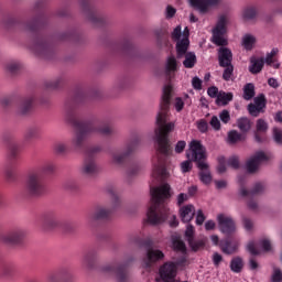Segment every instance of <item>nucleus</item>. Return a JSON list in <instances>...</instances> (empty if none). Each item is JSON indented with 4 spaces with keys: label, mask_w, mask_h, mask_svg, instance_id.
<instances>
[{
    "label": "nucleus",
    "mask_w": 282,
    "mask_h": 282,
    "mask_svg": "<svg viewBox=\"0 0 282 282\" xmlns=\"http://www.w3.org/2000/svg\"><path fill=\"white\" fill-rule=\"evenodd\" d=\"M172 91L173 86H171V84H167L163 87L160 111L156 116L158 129L155 130V137L159 145V151L160 153H163V155H169V153H171V145L169 144V133H171V131L175 129V123L169 122V107H171Z\"/></svg>",
    "instance_id": "obj_1"
},
{
    "label": "nucleus",
    "mask_w": 282,
    "mask_h": 282,
    "mask_svg": "<svg viewBox=\"0 0 282 282\" xmlns=\"http://www.w3.org/2000/svg\"><path fill=\"white\" fill-rule=\"evenodd\" d=\"M169 197H171L170 184H163L159 187L151 188L152 205L147 213L148 224H151V226H158L166 221V218L169 217V212L166 210V207L162 209L160 208V206H162V204H164V200L169 199Z\"/></svg>",
    "instance_id": "obj_2"
},
{
    "label": "nucleus",
    "mask_w": 282,
    "mask_h": 282,
    "mask_svg": "<svg viewBox=\"0 0 282 282\" xmlns=\"http://www.w3.org/2000/svg\"><path fill=\"white\" fill-rule=\"evenodd\" d=\"M182 36V40L176 43L177 57L182 58V56H184L185 54L183 65L184 67H186V69H193V67H195V64L197 63V56L195 55V53L188 52V46L191 45V41L188 40V26L184 29Z\"/></svg>",
    "instance_id": "obj_3"
},
{
    "label": "nucleus",
    "mask_w": 282,
    "mask_h": 282,
    "mask_svg": "<svg viewBox=\"0 0 282 282\" xmlns=\"http://www.w3.org/2000/svg\"><path fill=\"white\" fill-rule=\"evenodd\" d=\"M186 155L192 162H197V166H199V162H206V148L202 141L192 140Z\"/></svg>",
    "instance_id": "obj_4"
},
{
    "label": "nucleus",
    "mask_w": 282,
    "mask_h": 282,
    "mask_svg": "<svg viewBox=\"0 0 282 282\" xmlns=\"http://www.w3.org/2000/svg\"><path fill=\"white\" fill-rule=\"evenodd\" d=\"M25 189L30 195H41V193H43V178L41 172L29 174L25 181Z\"/></svg>",
    "instance_id": "obj_5"
},
{
    "label": "nucleus",
    "mask_w": 282,
    "mask_h": 282,
    "mask_svg": "<svg viewBox=\"0 0 282 282\" xmlns=\"http://www.w3.org/2000/svg\"><path fill=\"white\" fill-rule=\"evenodd\" d=\"M227 23L228 21L226 20V17L220 15L215 29L213 30V43H215V45H228V40L224 37V34H226Z\"/></svg>",
    "instance_id": "obj_6"
},
{
    "label": "nucleus",
    "mask_w": 282,
    "mask_h": 282,
    "mask_svg": "<svg viewBox=\"0 0 282 282\" xmlns=\"http://www.w3.org/2000/svg\"><path fill=\"white\" fill-rule=\"evenodd\" d=\"M159 274L164 282L174 281L175 276H177V263L166 262L160 268Z\"/></svg>",
    "instance_id": "obj_7"
},
{
    "label": "nucleus",
    "mask_w": 282,
    "mask_h": 282,
    "mask_svg": "<svg viewBox=\"0 0 282 282\" xmlns=\"http://www.w3.org/2000/svg\"><path fill=\"white\" fill-rule=\"evenodd\" d=\"M263 162H268V155L263 152H257L253 156H251L246 164V169L248 173H256L259 171V166L263 164Z\"/></svg>",
    "instance_id": "obj_8"
},
{
    "label": "nucleus",
    "mask_w": 282,
    "mask_h": 282,
    "mask_svg": "<svg viewBox=\"0 0 282 282\" xmlns=\"http://www.w3.org/2000/svg\"><path fill=\"white\" fill-rule=\"evenodd\" d=\"M218 226L223 235H232L236 230L235 220L230 216L219 214L217 216Z\"/></svg>",
    "instance_id": "obj_9"
},
{
    "label": "nucleus",
    "mask_w": 282,
    "mask_h": 282,
    "mask_svg": "<svg viewBox=\"0 0 282 282\" xmlns=\"http://www.w3.org/2000/svg\"><path fill=\"white\" fill-rule=\"evenodd\" d=\"M263 109H265V97L263 95L256 97L253 104L248 105V111L253 118H257Z\"/></svg>",
    "instance_id": "obj_10"
},
{
    "label": "nucleus",
    "mask_w": 282,
    "mask_h": 282,
    "mask_svg": "<svg viewBox=\"0 0 282 282\" xmlns=\"http://www.w3.org/2000/svg\"><path fill=\"white\" fill-rule=\"evenodd\" d=\"M162 259H164V252H162V250L150 248L147 252V260L143 265L144 268H150L151 263L162 261Z\"/></svg>",
    "instance_id": "obj_11"
},
{
    "label": "nucleus",
    "mask_w": 282,
    "mask_h": 282,
    "mask_svg": "<svg viewBox=\"0 0 282 282\" xmlns=\"http://www.w3.org/2000/svg\"><path fill=\"white\" fill-rule=\"evenodd\" d=\"M193 8H197L202 14H206L212 6H217L219 0H189Z\"/></svg>",
    "instance_id": "obj_12"
},
{
    "label": "nucleus",
    "mask_w": 282,
    "mask_h": 282,
    "mask_svg": "<svg viewBox=\"0 0 282 282\" xmlns=\"http://www.w3.org/2000/svg\"><path fill=\"white\" fill-rule=\"evenodd\" d=\"M218 63L220 67L232 65V51L227 47H220L218 50Z\"/></svg>",
    "instance_id": "obj_13"
},
{
    "label": "nucleus",
    "mask_w": 282,
    "mask_h": 282,
    "mask_svg": "<svg viewBox=\"0 0 282 282\" xmlns=\"http://www.w3.org/2000/svg\"><path fill=\"white\" fill-rule=\"evenodd\" d=\"M180 217L184 224H188L189 221H193V217H195V206L188 204L181 207Z\"/></svg>",
    "instance_id": "obj_14"
},
{
    "label": "nucleus",
    "mask_w": 282,
    "mask_h": 282,
    "mask_svg": "<svg viewBox=\"0 0 282 282\" xmlns=\"http://www.w3.org/2000/svg\"><path fill=\"white\" fill-rule=\"evenodd\" d=\"M197 167L199 169V180L203 184H210L213 182V175H210V171L208 170V163L199 162Z\"/></svg>",
    "instance_id": "obj_15"
},
{
    "label": "nucleus",
    "mask_w": 282,
    "mask_h": 282,
    "mask_svg": "<svg viewBox=\"0 0 282 282\" xmlns=\"http://www.w3.org/2000/svg\"><path fill=\"white\" fill-rule=\"evenodd\" d=\"M24 237H25V231L17 230V231H12L6 236H2L1 240L4 243H19L20 241H23Z\"/></svg>",
    "instance_id": "obj_16"
},
{
    "label": "nucleus",
    "mask_w": 282,
    "mask_h": 282,
    "mask_svg": "<svg viewBox=\"0 0 282 282\" xmlns=\"http://www.w3.org/2000/svg\"><path fill=\"white\" fill-rule=\"evenodd\" d=\"M249 72L251 74H259L263 69L265 61L263 58L251 57L250 58Z\"/></svg>",
    "instance_id": "obj_17"
},
{
    "label": "nucleus",
    "mask_w": 282,
    "mask_h": 282,
    "mask_svg": "<svg viewBox=\"0 0 282 282\" xmlns=\"http://www.w3.org/2000/svg\"><path fill=\"white\" fill-rule=\"evenodd\" d=\"M166 175V167H164V163L162 161H158L156 164L152 167L151 176L154 180H158V177H164Z\"/></svg>",
    "instance_id": "obj_18"
},
{
    "label": "nucleus",
    "mask_w": 282,
    "mask_h": 282,
    "mask_svg": "<svg viewBox=\"0 0 282 282\" xmlns=\"http://www.w3.org/2000/svg\"><path fill=\"white\" fill-rule=\"evenodd\" d=\"M206 243H208V238L207 237H203L199 239H194L192 240L188 246L189 248L194 251L197 252V250H202V248L206 247Z\"/></svg>",
    "instance_id": "obj_19"
},
{
    "label": "nucleus",
    "mask_w": 282,
    "mask_h": 282,
    "mask_svg": "<svg viewBox=\"0 0 282 282\" xmlns=\"http://www.w3.org/2000/svg\"><path fill=\"white\" fill-rule=\"evenodd\" d=\"M279 54V48H273L265 57L264 63H267V65H271L272 67H274V69H279L280 64L279 62L274 61V56H276Z\"/></svg>",
    "instance_id": "obj_20"
},
{
    "label": "nucleus",
    "mask_w": 282,
    "mask_h": 282,
    "mask_svg": "<svg viewBox=\"0 0 282 282\" xmlns=\"http://www.w3.org/2000/svg\"><path fill=\"white\" fill-rule=\"evenodd\" d=\"M232 100V93L220 91L216 98V104L226 106Z\"/></svg>",
    "instance_id": "obj_21"
},
{
    "label": "nucleus",
    "mask_w": 282,
    "mask_h": 282,
    "mask_svg": "<svg viewBox=\"0 0 282 282\" xmlns=\"http://www.w3.org/2000/svg\"><path fill=\"white\" fill-rule=\"evenodd\" d=\"M220 248L225 254H232L237 252V248H239V245H232L230 241H221Z\"/></svg>",
    "instance_id": "obj_22"
},
{
    "label": "nucleus",
    "mask_w": 282,
    "mask_h": 282,
    "mask_svg": "<svg viewBox=\"0 0 282 282\" xmlns=\"http://www.w3.org/2000/svg\"><path fill=\"white\" fill-rule=\"evenodd\" d=\"M237 127L240 129V131H242V133H246L249 129H251L252 123L247 117H241L237 120Z\"/></svg>",
    "instance_id": "obj_23"
},
{
    "label": "nucleus",
    "mask_w": 282,
    "mask_h": 282,
    "mask_svg": "<svg viewBox=\"0 0 282 282\" xmlns=\"http://www.w3.org/2000/svg\"><path fill=\"white\" fill-rule=\"evenodd\" d=\"M254 43H257L254 35L246 34L242 37V45L245 50H252L254 47Z\"/></svg>",
    "instance_id": "obj_24"
},
{
    "label": "nucleus",
    "mask_w": 282,
    "mask_h": 282,
    "mask_svg": "<svg viewBox=\"0 0 282 282\" xmlns=\"http://www.w3.org/2000/svg\"><path fill=\"white\" fill-rule=\"evenodd\" d=\"M172 246L173 249L176 250V252H182V254H186V245L180 238H173Z\"/></svg>",
    "instance_id": "obj_25"
},
{
    "label": "nucleus",
    "mask_w": 282,
    "mask_h": 282,
    "mask_svg": "<svg viewBox=\"0 0 282 282\" xmlns=\"http://www.w3.org/2000/svg\"><path fill=\"white\" fill-rule=\"evenodd\" d=\"M245 100H252L254 98V84L249 83L243 87Z\"/></svg>",
    "instance_id": "obj_26"
},
{
    "label": "nucleus",
    "mask_w": 282,
    "mask_h": 282,
    "mask_svg": "<svg viewBox=\"0 0 282 282\" xmlns=\"http://www.w3.org/2000/svg\"><path fill=\"white\" fill-rule=\"evenodd\" d=\"M243 269V260L241 258H234L230 262L231 272L239 273Z\"/></svg>",
    "instance_id": "obj_27"
},
{
    "label": "nucleus",
    "mask_w": 282,
    "mask_h": 282,
    "mask_svg": "<svg viewBox=\"0 0 282 282\" xmlns=\"http://www.w3.org/2000/svg\"><path fill=\"white\" fill-rule=\"evenodd\" d=\"M241 133L237 132V130H231L228 132L227 142L229 144H237L241 140Z\"/></svg>",
    "instance_id": "obj_28"
},
{
    "label": "nucleus",
    "mask_w": 282,
    "mask_h": 282,
    "mask_svg": "<svg viewBox=\"0 0 282 282\" xmlns=\"http://www.w3.org/2000/svg\"><path fill=\"white\" fill-rule=\"evenodd\" d=\"M185 239L187 243L195 239V227L193 225H187L185 229Z\"/></svg>",
    "instance_id": "obj_29"
},
{
    "label": "nucleus",
    "mask_w": 282,
    "mask_h": 282,
    "mask_svg": "<svg viewBox=\"0 0 282 282\" xmlns=\"http://www.w3.org/2000/svg\"><path fill=\"white\" fill-rule=\"evenodd\" d=\"M221 67H225V70L223 73L224 80H230V78H232V73L235 72V66H232V64H229Z\"/></svg>",
    "instance_id": "obj_30"
},
{
    "label": "nucleus",
    "mask_w": 282,
    "mask_h": 282,
    "mask_svg": "<svg viewBox=\"0 0 282 282\" xmlns=\"http://www.w3.org/2000/svg\"><path fill=\"white\" fill-rule=\"evenodd\" d=\"M177 69V59L174 56H170L166 62V72H175Z\"/></svg>",
    "instance_id": "obj_31"
},
{
    "label": "nucleus",
    "mask_w": 282,
    "mask_h": 282,
    "mask_svg": "<svg viewBox=\"0 0 282 282\" xmlns=\"http://www.w3.org/2000/svg\"><path fill=\"white\" fill-rule=\"evenodd\" d=\"M83 140H85V133L79 132L76 134V137L72 141L73 149H78L80 144H83Z\"/></svg>",
    "instance_id": "obj_32"
},
{
    "label": "nucleus",
    "mask_w": 282,
    "mask_h": 282,
    "mask_svg": "<svg viewBox=\"0 0 282 282\" xmlns=\"http://www.w3.org/2000/svg\"><path fill=\"white\" fill-rule=\"evenodd\" d=\"M83 172L86 173V175H91V173H96V163H94V161L85 163Z\"/></svg>",
    "instance_id": "obj_33"
},
{
    "label": "nucleus",
    "mask_w": 282,
    "mask_h": 282,
    "mask_svg": "<svg viewBox=\"0 0 282 282\" xmlns=\"http://www.w3.org/2000/svg\"><path fill=\"white\" fill-rule=\"evenodd\" d=\"M209 123L214 131H219V129H221V121H219L217 116H213Z\"/></svg>",
    "instance_id": "obj_34"
},
{
    "label": "nucleus",
    "mask_w": 282,
    "mask_h": 282,
    "mask_svg": "<svg viewBox=\"0 0 282 282\" xmlns=\"http://www.w3.org/2000/svg\"><path fill=\"white\" fill-rule=\"evenodd\" d=\"M247 250L252 254L253 257H257V254H261V251L257 249V245L251 241L247 245Z\"/></svg>",
    "instance_id": "obj_35"
},
{
    "label": "nucleus",
    "mask_w": 282,
    "mask_h": 282,
    "mask_svg": "<svg viewBox=\"0 0 282 282\" xmlns=\"http://www.w3.org/2000/svg\"><path fill=\"white\" fill-rule=\"evenodd\" d=\"M206 221V216L204 215V212L202 209H198L196 212V226H202Z\"/></svg>",
    "instance_id": "obj_36"
},
{
    "label": "nucleus",
    "mask_w": 282,
    "mask_h": 282,
    "mask_svg": "<svg viewBox=\"0 0 282 282\" xmlns=\"http://www.w3.org/2000/svg\"><path fill=\"white\" fill-rule=\"evenodd\" d=\"M32 108V100H25L20 106V113H28Z\"/></svg>",
    "instance_id": "obj_37"
},
{
    "label": "nucleus",
    "mask_w": 282,
    "mask_h": 282,
    "mask_svg": "<svg viewBox=\"0 0 282 282\" xmlns=\"http://www.w3.org/2000/svg\"><path fill=\"white\" fill-rule=\"evenodd\" d=\"M217 172L218 173H226V158H224V156L218 158Z\"/></svg>",
    "instance_id": "obj_38"
},
{
    "label": "nucleus",
    "mask_w": 282,
    "mask_h": 282,
    "mask_svg": "<svg viewBox=\"0 0 282 282\" xmlns=\"http://www.w3.org/2000/svg\"><path fill=\"white\" fill-rule=\"evenodd\" d=\"M260 247L262 252H270L272 250V245L270 243V240L264 239L260 241Z\"/></svg>",
    "instance_id": "obj_39"
},
{
    "label": "nucleus",
    "mask_w": 282,
    "mask_h": 282,
    "mask_svg": "<svg viewBox=\"0 0 282 282\" xmlns=\"http://www.w3.org/2000/svg\"><path fill=\"white\" fill-rule=\"evenodd\" d=\"M257 131H260L262 133H264V131H268V122H265V120L263 119H259L257 121Z\"/></svg>",
    "instance_id": "obj_40"
},
{
    "label": "nucleus",
    "mask_w": 282,
    "mask_h": 282,
    "mask_svg": "<svg viewBox=\"0 0 282 282\" xmlns=\"http://www.w3.org/2000/svg\"><path fill=\"white\" fill-rule=\"evenodd\" d=\"M182 37V25H177L174 31L172 32V39H174V41H178L177 43H180V40Z\"/></svg>",
    "instance_id": "obj_41"
},
{
    "label": "nucleus",
    "mask_w": 282,
    "mask_h": 282,
    "mask_svg": "<svg viewBox=\"0 0 282 282\" xmlns=\"http://www.w3.org/2000/svg\"><path fill=\"white\" fill-rule=\"evenodd\" d=\"M219 118L224 124H228V122H230V112L228 110H223L219 113Z\"/></svg>",
    "instance_id": "obj_42"
},
{
    "label": "nucleus",
    "mask_w": 282,
    "mask_h": 282,
    "mask_svg": "<svg viewBox=\"0 0 282 282\" xmlns=\"http://www.w3.org/2000/svg\"><path fill=\"white\" fill-rule=\"evenodd\" d=\"M192 160L188 159V161H184L181 163V171L182 173H188L191 169H193V164L191 163Z\"/></svg>",
    "instance_id": "obj_43"
},
{
    "label": "nucleus",
    "mask_w": 282,
    "mask_h": 282,
    "mask_svg": "<svg viewBox=\"0 0 282 282\" xmlns=\"http://www.w3.org/2000/svg\"><path fill=\"white\" fill-rule=\"evenodd\" d=\"M272 282H281L282 281V272L281 269H274L273 274L271 276Z\"/></svg>",
    "instance_id": "obj_44"
},
{
    "label": "nucleus",
    "mask_w": 282,
    "mask_h": 282,
    "mask_svg": "<svg viewBox=\"0 0 282 282\" xmlns=\"http://www.w3.org/2000/svg\"><path fill=\"white\" fill-rule=\"evenodd\" d=\"M174 109H176V111H182V109H184V100L181 97L175 98L174 100Z\"/></svg>",
    "instance_id": "obj_45"
},
{
    "label": "nucleus",
    "mask_w": 282,
    "mask_h": 282,
    "mask_svg": "<svg viewBox=\"0 0 282 282\" xmlns=\"http://www.w3.org/2000/svg\"><path fill=\"white\" fill-rule=\"evenodd\" d=\"M197 129L200 131V133H206L208 131V122L205 120H200L197 122Z\"/></svg>",
    "instance_id": "obj_46"
},
{
    "label": "nucleus",
    "mask_w": 282,
    "mask_h": 282,
    "mask_svg": "<svg viewBox=\"0 0 282 282\" xmlns=\"http://www.w3.org/2000/svg\"><path fill=\"white\" fill-rule=\"evenodd\" d=\"M273 138L278 144H282V132L278 128H273Z\"/></svg>",
    "instance_id": "obj_47"
},
{
    "label": "nucleus",
    "mask_w": 282,
    "mask_h": 282,
    "mask_svg": "<svg viewBox=\"0 0 282 282\" xmlns=\"http://www.w3.org/2000/svg\"><path fill=\"white\" fill-rule=\"evenodd\" d=\"M207 94L210 98H217L219 96V88L212 86L207 89Z\"/></svg>",
    "instance_id": "obj_48"
},
{
    "label": "nucleus",
    "mask_w": 282,
    "mask_h": 282,
    "mask_svg": "<svg viewBox=\"0 0 282 282\" xmlns=\"http://www.w3.org/2000/svg\"><path fill=\"white\" fill-rule=\"evenodd\" d=\"M257 17V11L254 9H246L243 12V18L245 19H254Z\"/></svg>",
    "instance_id": "obj_49"
},
{
    "label": "nucleus",
    "mask_w": 282,
    "mask_h": 282,
    "mask_svg": "<svg viewBox=\"0 0 282 282\" xmlns=\"http://www.w3.org/2000/svg\"><path fill=\"white\" fill-rule=\"evenodd\" d=\"M229 166H231V169H238L239 167V158L237 156H231L228 161Z\"/></svg>",
    "instance_id": "obj_50"
},
{
    "label": "nucleus",
    "mask_w": 282,
    "mask_h": 282,
    "mask_svg": "<svg viewBox=\"0 0 282 282\" xmlns=\"http://www.w3.org/2000/svg\"><path fill=\"white\" fill-rule=\"evenodd\" d=\"M186 149V141H178L175 145V153H182Z\"/></svg>",
    "instance_id": "obj_51"
},
{
    "label": "nucleus",
    "mask_w": 282,
    "mask_h": 282,
    "mask_svg": "<svg viewBox=\"0 0 282 282\" xmlns=\"http://www.w3.org/2000/svg\"><path fill=\"white\" fill-rule=\"evenodd\" d=\"M192 87H194L196 90L202 89V79H199V77H194L192 79Z\"/></svg>",
    "instance_id": "obj_52"
},
{
    "label": "nucleus",
    "mask_w": 282,
    "mask_h": 282,
    "mask_svg": "<svg viewBox=\"0 0 282 282\" xmlns=\"http://www.w3.org/2000/svg\"><path fill=\"white\" fill-rule=\"evenodd\" d=\"M109 215V212L105 208H99L98 212L96 213V218L97 219H102Z\"/></svg>",
    "instance_id": "obj_53"
},
{
    "label": "nucleus",
    "mask_w": 282,
    "mask_h": 282,
    "mask_svg": "<svg viewBox=\"0 0 282 282\" xmlns=\"http://www.w3.org/2000/svg\"><path fill=\"white\" fill-rule=\"evenodd\" d=\"M184 202H188V195H187V194H184V193H181V194L177 196V205H178V206H182V204H184Z\"/></svg>",
    "instance_id": "obj_54"
},
{
    "label": "nucleus",
    "mask_w": 282,
    "mask_h": 282,
    "mask_svg": "<svg viewBox=\"0 0 282 282\" xmlns=\"http://www.w3.org/2000/svg\"><path fill=\"white\" fill-rule=\"evenodd\" d=\"M175 12H176L175 8L169 6L166 8V13H165L166 19H173V17H175Z\"/></svg>",
    "instance_id": "obj_55"
},
{
    "label": "nucleus",
    "mask_w": 282,
    "mask_h": 282,
    "mask_svg": "<svg viewBox=\"0 0 282 282\" xmlns=\"http://www.w3.org/2000/svg\"><path fill=\"white\" fill-rule=\"evenodd\" d=\"M55 151H57V153H65V151H67V144L65 143H58L55 147Z\"/></svg>",
    "instance_id": "obj_56"
},
{
    "label": "nucleus",
    "mask_w": 282,
    "mask_h": 282,
    "mask_svg": "<svg viewBox=\"0 0 282 282\" xmlns=\"http://www.w3.org/2000/svg\"><path fill=\"white\" fill-rule=\"evenodd\" d=\"M263 191V185L261 183L256 184L253 191L250 192V195H257Z\"/></svg>",
    "instance_id": "obj_57"
},
{
    "label": "nucleus",
    "mask_w": 282,
    "mask_h": 282,
    "mask_svg": "<svg viewBox=\"0 0 282 282\" xmlns=\"http://www.w3.org/2000/svg\"><path fill=\"white\" fill-rule=\"evenodd\" d=\"M213 261H214V264H215L216 267H219V264H220L221 261H223L221 254H219V253H214V256H213Z\"/></svg>",
    "instance_id": "obj_58"
},
{
    "label": "nucleus",
    "mask_w": 282,
    "mask_h": 282,
    "mask_svg": "<svg viewBox=\"0 0 282 282\" xmlns=\"http://www.w3.org/2000/svg\"><path fill=\"white\" fill-rule=\"evenodd\" d=\"M45 224H48V226H54L56 224V218L54 216H45Z\"/></svg>",
    "instance_id": "obj_59"
},
{
    "label": "nucleus",
    "mask_w": 282,
    "mask_h": 282,
    "mask_svg": "<svg viewBox=\"0 0 282 282\" xmlns=\"http://www.w3.org/2000/svg\"><path fill=\"white\" fill-rule=\"evenodd\" d=\"M205 229L206 230H215V223L213 220H207L205 223Z\"/></svg>",
    "instance_id": "obj_60"
},
{
    "label": "nucleus",
    "mask_w": 282,
    "mask_h": 282,
    "mask_svg": "<svg viewBox=\"0 0 282 282\" xmlns=\"http://www.w3.org/2000/svg\"><path fill=\"white\" fill-rule=\"evenodd\" d=\"M268 84L270 85V87H273L274 89L279 87V82L275 78H269Z\"/></svg>",
    "instance_id": "obj_61"
},
{
    "label": "nucleus",
    "mask_w": 282,
    "mask_h": 282,
    "mask_svg": "<svg viewBox=\"0 0 282 282\" xmlns=\"http://www.w3.org/2000/svg\"><path fill=\"white\" fill-rule=\"evenodd\" d=\"M9 72H17V69L19 68V64L17 63H11L7 66Z\"/></svg>",
    "instance_id": "obj_62"
},
{
    "label": "nucleus",
    "mask_w": 282,
    "mask_h": 282,
    "mask_svg": "<svg viewBox=\"0 0 282 282\" xmlns=\"http://www.w3.org/2000/svg\"><path fill=\"white\" fill-rule=\"evenodd\" d=\"M243 226H245L246 230H251L252 221H250L249 219H245L243 220Z\"/></svg>",
    "instance_id": "obj_63"
},
{
    "label": "nucleus",
    "mask_w": 282,
    "mask_h": 282,
    "mask_svg": "<svg viewBox=\"0 0 282 282\" xmlns=\"http://www.w3.org/2000/svg\"><path fill=\"white\" fill-rule=\"evenodd\" d=\"M215 184L217 188H226V181H216Z\"/></svg>",
    "instance_id": "obj_64"
}]
</instances>
